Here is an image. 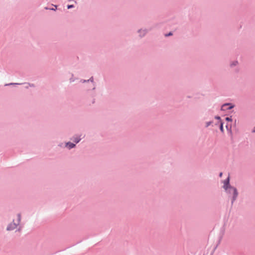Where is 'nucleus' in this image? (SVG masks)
I'll use <instances>...</instances> for the list:
<instances>
[{
  "label": "nucleus",
  "instance_id": "obj_1",
  "mask_svg": "<svg viewBox=\"0 0 255 255\" xmlns=\"http://www.w3.org/2000/svg\"><path fill=\"white\" fill-rule=\"evenodd\" d=\"M229 180L230 178L229 177H228L227 180L224 181V185L223 187L228 193L233 195V203L236 199L238 193L236 188L232 187L229 185Z\"/></svg>",
  "mask_w": 255,
  "mask_h": 255
},
{
  "label": "nucleus",
  "instance_id": "obj_2",
  "mask_svg": "<svg viewBox=\"0 0 255 255\" xmlns=\"http://www.w3.org/2000/svg\"><path fill=\"white\" fill-rule=\"evenodd\" d=\"M20 220V215L19 214L18 215V220L17 221V223H13L10 224L8 227H7V230L10 231L14 229H15L17 226V225L19 224Z\"/></svg>",
  "mask_w": 255,
  "mask_h": 255
},
{
  "label": "nucleus",
  "instance_id": "obj_3",
  "mask_svg": "<svg viewBox=\"0 0 255 255\" xmlns=\"http://www.w3.org/2000/svg\"><path fill=\"white\" fill-rule=\"evenodd\" d=\"M234 107L233 105H232L230 104H225L223 105L221 107L222 111H227L228 110H230Z\"/></svg>",
  "mask_w": 255,
  "mask_h": 255
},
{
  "label": "nucleus",
  "instance_id": "obj_4",
  "mask_svg": "<svg viewBox=\"0 0 255 255\" xmlns=\"http://www.w3.org/2000/svg\"><path fill=\"white\" fill-rule=\"evenodd\" d=\"M67 145L68 146V147L69 148H72L75 146V144H74L72 143H71V142H68L67 143Z\"/></svg>",
  "mask_w": 255,
  "mask_h": 255
},
{
  "label": "nucleus",
  "instance_id": "obj_5",
  "mask_svg": "<svg viewBox=\"0 0 255 255\" xmlns=\"http://www.w3.org/2000/svg\"><path fill=\"white\" fill-rule=\"evenodd\" d=\"M139 33H140V35L143 36L145 34V30H139Z\"/></svg>",
  "mask_w": 255,
  "mask_h": 255
},
{
  "label": "nucleus",
  "instance_id": "obj_6",
  "mask_svg": "<svg viewBox=\"0 0 255 255\" xmlns=\"http://www.w3.org/2000/svg\"><path fill=\"white\" fill-rule=\"evenodd\" d=\"M220 128V130H221V131L223 132V131H224V129H223V124L222 123H221Z\"/></svg>",
  "mask_w": 255,
  "mask_h": 255
},
{
  "label": "nucleus",
  "instance_id": "obj_7",
  "mask_svg": "<svg viewBox=\"0 0 255 255\" xmlns=\"http://www.w3.org/2000/svg\"><path fill=\"white\" fill-rule=\"evenodd\" d=\"M80 138H76L74 140V141L76 142V143H78L79 141H80Z\"/></svg>",
  "mask_w": 255,
  "mask_h": 255
},
{
  "label": "nucleus",
  "instance_id": "obj_8",
  "mask_svg": "<svg viewBox=\"0 0 255 255\" xmlns=\"http://www.w3.org/2000/svg\"><path fill=\"white\" fill-rule=\"evenodd\" d=\"M226 121H232V119H231L230 118L227 117V118H226Z\"/></svg>",
  "mask_w": 255,
  "mask_h": 255
},
{
  "label": "nucleus",
  "instance_id": "obj_9",
  "mask_svg": "<svg viewBox=\"0 0 255 255\" xmlns=\"http://www.w3.org/2000/svg\"><path fill=\"white\" fill-rule=\"evenodd\" d=\"M73 7V5H68L67 6V7H68V9H69V8H71V7Z\"/></svg>",
  "mask_w": 255,
  "mask_h": 255
},
{
  "label": "nucleus",
  "instance_id": "obj_10",
  "mask_svg": "<svg viewBox=\"0 0 255 255\" xmlns=\"http://www.w3.org/2000/svg\"><path fill=\"white\" fill-rule=\"evenodd\" d=\"M172 35V33L171 32H170L168 34H166L165 36H170V35Z\"/></svg>",
  "mask_w": 255,
  "mask_h": 255
},
{
  "label": "nucleus",
  "instance_id": "obj_11",
  "mask_svg": "<svg viewBox=\"0 0 255 255\" xmlns=\"http://www.w3.org/2000/svg\"><path fill=\"white\" fill-rule=\"evenodd\" d=\"M216 118V119H218V120H220V119H220V117H218V116L216 117V118Z\"/></svg>",
  "mask_w": 255,
  "mask_h": 255
},
{
  "label": "nucleus",
  "instance_id": "obj_12",
  "mask_svg": "<svg viewBox=\"0 0 255 255\" xmlns=\"http://www.w3.org/2000/svg\"><path fill=\"white\" fill-rule=\"evenodd\" d=\"M210 123H208L207 124V127H208L210 125Z\"/></svg>",
  "mask_w": 255,
  "mask_h": 255
},
{
  "label": "nucleus",
  "instance_id": "obj_13",
  "mask_svg": "<svg viewBox=\"0 0 255 255\" xmlns=\"http://www.w3.org/2000/svg\"><path fill=\"white\" fill-rule=\"evenodd\" d=\"M223 173L221 172L220 173V176L222 177Z\"/></svg>",
  "mask_w": 255,
  "mask_h": 255
},
{
  "label": "nucleus",
  "instance_id": "obj_14",
  "mask_svg": "<svg viewBox=\"0 0 255 255\" xmlns=\"http://www.w3.org/2000/svg\"><path fill=\"white\" fill-rule=\"evenodd\" d=\"M253 132H255V129L253 130Z\"/></svg>",
  "mask_w": 255,
  "mask_h": 255
},
{
  "label": "nucleus",
  "instance_id": "obj_15",
  "mask_svg": "<svg viewBox=\"0 0 255 255\" xmlns=\"http://www.w3.org/2000/svg\"><path fill=\"white\" fill-rule=\"evenodd\" d=\"M93 78L91 79V81H92Z\"/></svg>",
  "mask_w": 255,
  "mask_h": 255
}]
</instances>
